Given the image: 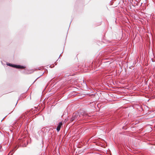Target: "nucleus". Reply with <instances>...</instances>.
I'll list each match as a JSON object with an SVG mask.
<instances>
[{"label": "nucleus", "instance_id": "nucleus-1", "mask_svg": "<svg viewBox=\"0 0 155 155\" xmlns=\"http://www.w3.org/2000/svg\"><path fill=\"white\" fill-rule=\"evenodd\" d=\"M7 65L10 66L12 67H13L16 68H17L23 69L25 68V67L23 66H21L19 65L12 64H10V63L8 64H7Z\"/></svg>", "mask_w": 155, "mask_h": 155}, {"label": "nucleus", "instance_id": "nucleus-2", "mask_svg": "<svg viewBox=\"0 0 155 155\" xmlns=\"http://www.w3.org/2000/svg\"><path fill=\"white\" fill-rule=\"evenodd\" d=\"M62 125V123L61 122H60L59 123V124L57 126V130L58 131H59L60 130L61 126Z\"/></svg>", "mask_w": 155, "mask_h": 155}, {"label": "nucleus", "instance_id": "nucleus-3", "mask_svg": "<svg viewBox=\"0 0 155 155\" xmlns=\"http://www.w3.org/2000/svg\"><path fill=\"white\" fill-rule=\"evenodd\" d=\"M78 117V114H74L73 117L72 118V120H75L76 119V118Z\"/></svg>", "mask_w": 155, "mask_h": 155}]
</instances>
